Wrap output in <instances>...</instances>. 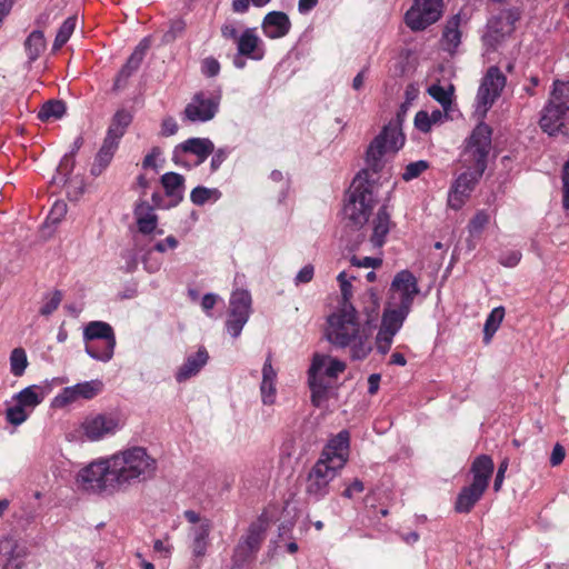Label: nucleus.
Segmentation results:
<instances>
[{
	"label": "nucleus",
	"mask_w": 569,
	"mask_h": 569,
	"mask_svg": "<svg viewBox=\"0 0 569 569\" xmlns=\"http://www.w3.org/2000/svg\"><path fill=\"white\" fill-rule=\"evenodd\" d=\"M405 134L397 122H389L370 142L366 152L367 169L358 172L350 187L343 213L349 223L362 228L369 220L377 203L376 184L369 179V172L379 173L383 168V156L387 150L398 151L405 144Z\"/></svg>",
	"instance_id": "nucleus-1"
},
{
	"label": "nucleus",
	"mask_w": 569,
	"mask_h": 569,
	"mask_svg": "<svg viewBox=\"0 0 569 569\" xmlns=\"http://www.w3.org/2000/svg\"><path fill=\"white\" fill-rule=\"evenodd\" d=\"M491 128L480 122L466 141L461 158L467 171L460 173L448 194V206L459 210L470 197L487 168V158L491 149Z\"/></svg>",
	"instance_id": "nucleus-2"
},
{
	"label": "nucleus",
	"mask_w": 569,
	"mask_h": 569,
	"mask_svg": "<svg viewBox=\"0 0 569 569\" xmlns=\"http://www.w3.org/2000/svg\"><path fill=\"white\" fill-rule=\"evenodd\" d=\"M325 337L336 349L348 348L352 360H363L372 350L369 335L361 328L352 303L339 306L327 318Z\"/></svg>",
	"instance_id": "nucleus-3"
},
{
	"label": "nucleus",
	"mask_w": 569,
	"mask_h": 569,
	"mask_svg": "<svg viewBox=\"0 0 569 569\" xmlns=\"http://www.w3.org/2000/svg\"><path fill=\"white\" fill-rule=\"evenodd\" d=\"M111 466L120 490H126L134 483L152 480L158 470L157 460L146 448L139 446L112 455Z\"/></svg>",
	"instance_id": "nucleus-4"
},
{
	"label": "nucleus",
	"mask_w": 569,
	"mask_h": 569,
	"mask_svg": "<svg viewBox=\"0 0 569 569\" xmlns=\"http://www.w3.org/2000/svg\"><path fill=\"white\" fill-rule=\"evenodd\" d=\"M347 368V365L326 355L315 353L308 370V386L311 391L310 401L319 408L328 397L330 382L327 378H337Z\"/></svg>",
	"instance_id": "nucleus-5"
},
{
	"label": "nucleus",
	"mask_w": 569,
	"mask_h": 569,
	"mask_svg": "<svg viewBox=\"0 0 569 569\" xmlns=\"http://www.w3.org/2000/svg\"><path fill=\"white\" fill-rule=\"evenodd\" d=\"M569 120V81L553 82L548 103L542 109L539 124L550 136L562 131L566 121Z\"/></svg>",
	"instance_id": "nucleus-6"
},
{
	"label": "nucleus",
	"mask_w": 569,
	"mask_h": 569,
	"mask_svg": "<svg viewBox=\"0 0 569 569\" xmlns=\"http://www.w3.org/2000/svg\"><path fill=\"white\" fill-rule=\"evenodd\" d=\"M81 487L93 493H113L120 491L116 483V473L111 466V457L93 461L78 473Z\"/></svg>",
	"instance_id": "nucleus-7"
},
{
	"label": "nucleus",
	"mask_w": 569,
	"mask_h": 569,
	"mask_svg": "<svg viewBox=\"0 0 569 569\" xmlns=\"http://www.w3.org/2000/svg\"><path fill=\"white\" fill-rule=\"evenodd\" d=\"M220 101V89L216 91H198L186 106L182 118L184 121L192 123L210 121L218 113Z\"/></svg>",
	"instance_id": "nucleus-8"
},
{
	"label": "nucleus",
	"mask_w": 569,
	"mask_h": 569,
	"mask_svg": "<svg viewBox=\"0 0 569 569\" xmlns=\"http://www.w3.org/2000/svg\"><path fill=\"white\" fill-rule=\"evenodd\" d=\"M506 81V76L498 67L492 66L487 70L476 97V112L481 117L487 114L495 101L500 97Z\"/></svg>",
	"instance_id": "nucleus-9"
},
{
	"label": "nucleus",
	"mask_w": 569,
	"mask_h": 569,
	"mask_svg": "<svg viewBox=\"0 0 569 569\" xmlns=\"http://www.w3.org/2000/svg\"><path fill=\"white\" fill-rule=\"evenodd\" d=\"M443 0H415L405 14V22L412 31H422L442 16Z\"/></svg>",
	"instance_id": "nucleus-10"
},
{
	"label": "nucleus",
	"mask_w": 569,
	"mask_h": 569,
	"mask_svg": "<svg viewBox=\"0 0 569 569\" xmlns=\"http://www.w3.org/2000/svg\"><path fill=\"white\" fill-rule=\"evenodd\" d=\"M420 289L415 274L405 269L396 273L389 288V305L411 310Z\"/></svg>",
	"instance_id": "nucleus-11"
},
{
	"label": "nucleus",
	"mask_w": 569,
	"mask_h": 569,
	"mask_svg": "<svg viewBox=\"0 0 569 569\" xmlns=\"http://www.w3.org/2000/svg\"><path fill=\"white\" fill-rule=\"evenodd\" d=\"M251 295L248 290L237 289L230 297V309L226 328L228 333L238 338L251 313Z\"/></svg>",
	"instance_id": "nucleus-12"
},
{
	"label": "nucleus",
	"mask_w": 569,
	"mask_h": 569,
	"mask_svg": "<svg viewBox=\"0 0 569 569\" xmlns=\"http://www.w3.org/2000/svg\"><path fill=\"white\" fill-rule=\"evenodd\" d=\"M338 469L325 460H318L310 469L306 481V493L315 501L323 499L330 490V482L337 477Z\"/></svg>",
	"instance_id": "nucleus-13"
},
{
	"label": "nucleus",
	"mask_w": 569,
	"mask_h": 569,
	"mask_svg": "<svg viewBox=\"0 0 569 569\" xmlns=\"http://www.w3.org/2000/svg\"><path fill=\"white\" fill-rule=\"evenodd\" d=\"M520 19L521 11L516 7L501 10L488 21L487 42L490 46L499 43L505 37L510 36L515 31L516 23Z\"/></svg>",
	"instance_id": "nucleus-14"
},
{
	"label": "nucleus",
	"mask_w": 569,
	"mask_h": 569,
	"mask_svg": "<svg viewBox=\"0 0 569 569\" xmlns=\"http://www.w3.org/2000/svg\"><path fill=\"white\" fill-rule=\"evenodd\" d=\"M81 429L89 440L98 441L114 435L120 429V420L112 413H93L83 419Z\"/></svg>",
	"instance_id": "nucleus-15"
},
{
	"label": "nucleus",
	"mask_w": 569,
	"mask_h": 569,
	"mask_svg": "<svg viewBox=\"0 0 569 569\" xmlns=\"http://www.w3.org/2000/svg\"><path fill=\"white\" fill-rule=\"evenodd\" d=\"M103 389L101 380H90L66 387L52 400V407L63 408L79 399L90 400L97 397Z\"/></svg>",
	"instance_id": "nucleus-16"
},
{
	"label": "nucleus",
	"mask_w": 569,
	"mask_h": 569,
	"mask_svg": "<svg viewBox=\"0 0 569 569\" xmlns=\"http://www.w3.org/2000/svg\"><path fill=\"white\" fill-rule=\"evenodd\" d=\"M211 522L204 519L197 526H192L189 530L191 565L189 569H201L202 560L207 556L210 547Z\"/></svg>",
	"instance_id": "nucleus-17"
},
{
	"label": "nucleus",
	"mask_w": 569,
	"mask_h": 569,
	"mask_svg": "<svg viewBox=\"0 0 569 569\" xmlns=\"http://www.w3.org/2000/svg\"><path fill=\"white\" fill-rule=\"evenodd\" d=\"M349 432L347 430H341L337 436L329 440L327 446L323 448L319 460H325L338 470L342 469L349 456Z\"/></svg>",
	"instance_id": "nucleus-18"
},
{
	"label": "nucleus",
	"mask_w": 569,
	"mask_h": 569,
	"mask_svg": "<svg viewBox=\"0 0 569 569\" xmlns=\"http://www.w3.org/2000/svg\"><path fill=\"white\" fill-rule=\"evenodd\" d=\"M27 548L18 540L6 537L0 540V569H21Z\"/></svg>",
	"instance_id": "nucleus-19"
},
{
	"label": "nucleus",
	"mask_w": 569,
	"mask_h": 569,
	"mask_svg": "<svg viewBox=\"0 0 569 569\" xmlns=\"http://www.w3.org/2000/svg\"><path fill=\"white\" fill-rule=\"evenodd\" d=\"M179 151L183 153H191L197 157L196 164L199 166L214 151V144L209 138H189L173 151V161L176 164H182Z\"/></svg>",
	"instance_id": "nucleus-20"
},
{
	"label": "nucleus",
	"mask_w": 569,
	"mask_h": 569,
	"mask_svg": "<svg viewBox=\"0 0 569 569\" xmlns=\"http://www.w3.org/2000/svg\"><path fill=\"white\" fill-rule=\"evenodd\" d=\"M237 51L247 56L248 59L259 61L264 57V44L259 38L254 28H247L237 39Z\"/></svg>",
	"instance_id": "nucleus-21"
},
{
	"label": "nucleus",
	"mask_w": 569,
	"mask_h": 569,
	"mask_svg": "<svg viewBox=\"0 0 569 569\" xmlns=\"http://www.w3.org/2000/svg\"><path fill=\"white\" fill-rule=\"evenodd\" d=\"M133 216L136 219V223L138 230L142 234H150L156 232L157 234H162V229H157L158 227V216L154 213V208L150 206L146 200L140 199L133 209Z\"/></svg>",
	"instance_id": "nucleus-22"
},
{
	"label": "nucleus",
	"mask_w": 569,
	"mask_h": 569,
	"mask_svg": "<svg viewBox=\"0 0 569 569\" xmlns=\"http://www.w3.org/2000/svg\"><path fill=\"white\" fill-rule=\"evenodd\" d=\"M261 28L267 38L279 39L289 33L291 21L282 11H270L264 16Z\"/></svg>",
	"instance_id": "nucleus-23"
},
{
	"label": "nucleus",
	"mask_w": 569,
	"mask_h": 569,
	"mask_svg": "<svg viewBox=\"0 0 569 569\" xmlns=\"http://www.w3.org/2000/svg\"><path fill=\"white\" fill-rule=\"evenodd\" d=\"M208 361L209 353L207 349L203 346L199 347L197 352L189 355L176 371L174 378L177 382L181 383L197 376Z\"/></svg>",
	"instance_id": "nucleus-24"
},
{
	"label": "nucleus",
	"mask_w": 569,
	"mask_h": 569,
	"mask_svg": "<svg viewBox=\"0 0 569 569\" xmlns=\"http://www.w3.org/2000/svg\"><path fill=\"white\" fill-rule=\"evenodd\" d=\"M166 196L170 199L168 208L178 206L183 200L184 177L177 172H166L160 178Z\"/></svg>",
	"instance_id": "nucleus-25"
},
{
	"label": "nucleus",
	"mask_w": 569,
	"mask_h": 569,
	"mask_svg": "<svg viewBox=\"0 0 569 569\" xmlns=\"http://www.w3.org/2000/svg\"><path fill=\"white\" fill-rule=\"evenodd\" d=\"M486 487L471 482L461 488L455 502V510L458 513H469L475 505L482 498Z\"/></svg>",
	"instance_id": "nucleus-26"
},
{
	"label": "nucleus",
	"mask_w": 569,
	"mask_h": 569,
	"mask_svg": "<svg viewBox=\"0 0 569 569\" xmlns=\"http://www.w3.org/2000/svg\"><path fill=\"white\" fill-rule=\"evenodd\" d=\"M49 392L50 388L48 386L31 385L19 391L14 396V400L28 411L32 412L34 408L44 400Z\"/></svg>",
	"instance_id": "nucleus-27"
},
{
	"label": "nucleus",
	"mask_w": 569,
	"mask_h": 569,
	"mask_svg": "<svg viewBox=\"0 0 569 569\" xmlns=\"http://www.w3.org/2000/svg\"><path fill=\"white\" fill-rule=\"evenodd\" d=\"M410 311L409 309L406 310V308L388 303L382 313L380 330L396 336Z\"/></svg>",
	"instance_id": "nucleus-28"
},
{
	"label": "nucleus",
	"mask_w": 569,
	"mask_h": 569,
	"mask_svg": "<svg viewBox=\"0 0 569 569\" xmlns=\"http://www.w3.org/2000/svg\"><path fill=\"white\" fill-rule=\"evenodd\" d=\"M493 470L495 463L490 456L480 455L476 457L470 467L472 482L488 488Z\"/></svg>",
	"instance_id": "nucleus-29"
},
{
	"label": "nucleus",
	"mask_w": 569,
	"mask_h": 569,
	"mask_svg": "<svg viewBox=\"0 0 569 569\" xmlns=\"http://www.w3.org/2000/svg\"><path fill=\"white\" fill-rule=\"evenodd\" d=\"M132 114L126 109H119L112 117L110 126L104 137L106 140L119 144L124 136L127 128L132 122Z\"/></svg>",
	"instance_id": "nucleus-30"
},
{
	"label": "nucleus",
	"mask_w": 569,
	"mask_h": 569,
	"mask_svg": "<svg viewBox=\"0 0 569 569\" xmlns=\"http://www.w3.org/2000/svg\"><path fill=\"white\" fill-rule=\"evenodd\" d=\"M372 224L373 231L370 240L375 247L380 248L385 244L391 227L390 213L386 204L379 208Z\"/></svg>",
	"instance_id": "nucleus-31"
},
{
	"label": "nucleus",
	"mask_w": 569,
	"mask_h": 569,
	"mask_svg": "<svg viewBox=\"0 0 569 569\" xmlns=\"http://www.w3.org/2000/svg\"><path fill=\"white\" fill-rule=\"evenodd\" d=\"M262 540L263 537L261 530L257 527H250L243 542L240 543L236 549L234 561H246L249 556L256 553L259 550Z\"/></svg>",
	"instance_id": "nucleus-32"
},
{
	"label": "nucleus",
	"mask_w": 569,
	"mask_h": 569,
	"mask_svg": "<svg viewBox=\"0 0 569 569\" xmlns=\"http://www.w3.org/2000/svg\"><path fill=\"white\" fill-rule=\"evenodd\" d=\"M119 144L103 139L102 146L96 154L94 161L91 166L90 173L93 177H99L111 163L113 156Z\"/></svg>",
	"instance_id": "nucleus-33"
},
{
	"label": "nucleus",
	"mask_w": 569,
	"mask_h": 569,
	"mask_svg": "<svg viewBox=\"0 0 569 569\" xmlns=\"http://www.w3.org/2000/svg\"><path fill=\"white\" fill-rule=\"evenodd\" d=\"M83 339L88 341H112L116 342V335L113 328L103 321H91L83 330Z\"/></svg>",
	"instance_id": "nucleus-34"
},
{
	"label": "nucleus",
	"mask_w": 569,
	"mask_h": 569,
	"mask_svg": "<svg viewBox=\"0 0 569 569\" xmlns=\"http://www.w3.org/2000/svg\"><path fill=\"white\" fill-rule=\"evenodd\" d=\"M23 47L28 57V62L33 63L47 48L43 31L40 29L33 30L24 40Z\"/></svg>",
	"instance_id": "nucleus-35"
},
{
	"label": "nucleus",
	"mask_w": 569,
	"mask_h": 569,
	"mask_svg": "<svg viewBox=\"0 0 569 569\" xmlns=\"http://www.w3.org/2000/svg\"><path fill=\"white\" fill-rule=\"evenodd\" d=\"M116 342L109 341H88L86 342V352L94 360L108 362L112 359Z\"/></svg>",
	"instance_id": "nucleus-36"
},
{
	"label": "nucleus",
	"mask_w": 569,
	"mask_h": 569,
	"mask_svg": "<svg viewBox=\"0 0 569 569\" xmlns=\"http://www.w3.org/2000/svg\"><path fill=\"white\" fill-rule=\"evenodd\" d=\"M82 144H83V138L81 136L77 137L72 143L70 152L64 154V157L62 158V160L60 161V163L57 168V172L60 176V180L63 181L64 183L69 182L68 176L71 173V171L74 167L73 157L80 150Z\"/></svg>",
	"instance_id": "nucleus-37"
},
{
	"label": "nucleus",
	"mask_w": 569,
	"mask_h": 569,
	"mask_svg": "<svg viewBox=\"0 0 569 569\" xmlns=\"http://www.w3.org/2000/svg\"><path fill=\"white\" fill-rule=\"evenodd\" d=\"M503 318L505 308L502 306L492 309L491 312L488 315L483 326V342L486 345H488L491 341L493 335L499 329Z\"/></svg>",
	"instance_id": "nucleus-38"
},
{
	"label": "nucleus",
	"mask_w": 569,
	"mask_h": 569,
	"mask_svg": "<svg viewBox=\"0 0 569 569\" xmlns=\"http://www.w3.org/2000/svg\"><path fill=\"white\" fill-rule=\"evenodd\" d=\"M461 22L460 14L451 17L443 29L442 40L451 48H457L460 43L461 32L459 30Z\"/></svg>",
	"instance_id": "nucleus-39"
},
{
	"label": "nucleus",
	"mask_w": 569,
	"mask_h": 569,
	"mask_svg": "<svg viewBox=\"0 0 569 569\" xmlns=\"http://www.w3.org/2000/svg\"><path fill=\"white\" fill-rule=\"evenodd\" d=\"M66 113V104L61 100H49L44 102L38 112V118L41 121L50 119H60Z\"/></svg>",
	"instance_id": "nucleus-40"
},
{
	"label": "nucleus",
	"mask_w": 569,
	"mask_h": 569,
	"mask_svg": "<svg viewBox=\"0 0 569 569\" xmlns=\"http://www.w3.org/2000/svg\"><path fill=\"white\" fill-rule=\"evenodd\" d=\"M76 24H77L76 16L69 17L63 21V23L58 29V32H57L54 41H53L52 49L54 51L59 50L68 42V40L70 39V37L72 36V33L76 29Z\"/></svg>",
	"instance_id": "nucleus-41"
},
{
	"label": "nucleus",
	"mask_w": 569,
	"mask_h": 569,
	"mask_svg": "<svg viewBox=\"0 0 569 569\" xmlns=\"http://www.w3.org/2000/svg\"><path fill=\"white\" fill-rule=\"evenodd\" d=\"M28 367L27 352L23 348H14L10 353V371L14 377L23 376Z\"/></svg>",
	"instance_id": "nucleus-42"
},
{
	"label": "nucleus",
	"mask_w": 569,
	"mask_h": 569,
	"mask_svg": "<svg viewBox=\"0 0 569 569\" xmlns=\"http://www.w3.org/2000/svg\"><path fill=\"white\" fill-rule=\"evenodd\" d=\"M221 192L213 188L209 189L202 186H198L192 189L190 193V200L196 206H203L207 201L213 199V201H217L220 199Z\"/></svg>",
	"instance_id": "nucleus-43"
},
{
	"label": "nucleus",
	"mask_w": 569,
	"mask_h": 569,
	"mask_svg": "<svg viewBox=\"0 0 569 569\" xmlns=\"http://www.w3.org/2000/svg\"><path fill=\"white\" fill-rule=\"evenodd\" d=\"M490 221V214L486 210H478L468 223L471 237L479 236Z\"/></svg>",
	"instance_id": "nucleus-44"
},
{
	"label": "nucleus",
	"mask_w": 569,
	"mask_h": 569,
	"mask_svg": "<svg viewBox=\"0 0 569 569\" xmlns=\"http://www.w3.org/2000/svg\"><path fill=\"white\" fill-rule=\"evenodd\" d=\"M30 413V411L16 401L14 406L6 409V420L10 425L20 426L29 418Z\"/></svg>",
	"instance_id": "nucleus-45"
},
{
	"label": "nucleus",
	"mask_w": 569,
	"mask_h": 569,
	"mask_svg": "<svg viewBox=\"0 0 569 569\" xmlns=\"http://www.w3.org/2000/svg\"><path fill=\"white\" fill-rule=\"evenodd\" d=\"M452 86H450V90H447L440 84H432L428 88V93L445 109H447L451 106L452 102Z\"/></svg>",
	"instance_id": "nucleus-46"
},
{
	"label": "nucleus",
	"mask_w": 569,
	"mask_h": 569,
	"mask_svg": "<svg viewBox=\"0 0 569 569\" xmlns=\"http://www.w3.org/2000/svg\"><path fill=\"white\" fill-rule=\"evenodd\" d=\"M143 58L144 49L136 48L120 70L132 76L140 68Z\"/></svg>",
	"instance_id": "nucleus-47"
},
{
	"label": "nucleus",
	"mask_w": 569,
	"mask_h": 569,
	"mask_svg": "<svg viewBox=\"0 0 569 569\" xmlns=\"http://www.w3.org/2000/svg\"><path fill=\"white\" fill-rule=\"evenodd\" d=\"M143 58L144 49L136 48L120 70L132 76L140 68Z\"/></svg>",
	"instance_id": "nucleus-48"
},
{
	"label": "nucleus",
	"mask_w": 569,
	"mask_h": 569,
	"mask_svg": "<svg viewBox=\"0 0 569 569\" xmlns=\"http://www.w3.org/2000/svg\"><path fill=\"white\" fill-rule=\"evenodd\" d=\"M143 58L144 49L136 48L120 70L132 76L140 68Z\"/></svg>",
	"instance_id": "nucleus-49"
},
{
	"label": "nucleus",
	"mask_w": 569,
	"mask_h": 569,
	"mask_svg": "<svg viewBox=\"0 0 569 569\" xmlns=\"http://www.w3.org/2000/svg\"><path fill=\"white\" fill-rule=\"evenodd\" d=\"M143 58L144 49L136 48L120 70L132 76L140 68Z\"/></svg>",
	"instance_id": "nucleus-50"
},
{
	"label": "nucleus",
	"mask_w": 569,
	"mask_h": 569,
	"mask_svg": "<svg viewBox=\"0 0 569 569\" xmlns=\"http://www.w3.org/2000/svg\"><path fill=\"white\" fill-rule=\"evenodd\" d=\"M429 168V163L426 160H418L415 162H410L406 166L405 171L401 174V178L405 181H410L418 178L423 171Z\"/></svg>",
	"instance_id": "nucleus-51"
},
{
	"label": "nucleus",
	"mask_w": 569,
	"mask_h": 569,
	"mask_svg": "<svg viewBox=\"0 0 569 569\" xmlns=\"http://www.w3.org/2000/svg\"><path fill=\"white\" fill-rule=\"evenodd\" d=\"M61 300L62 292L60 290H54L52 295L47 298L46 302L40 308L39 313L44 317L52 315L60 306Z\"/></svg>",
	"instance_id": "nucleus-52"
},
{
	"label": "nucleus",
	"mask_w": 569,
	"mask_h": 569,
	"mask_svg": "<svg viewBox=\"0 0 569 569\" xmlns=\"http://www.w3.org/2000/svg\"><path fill=\"white\" fill-rule=\"evenodd\" d=\"M337 280L340 284V291H341V297H342V301L340 302V306L351 303L350 299L352 297V286H351L350 279L348 278L347 272L341 271L338 274Z\"/></svg>",
	"instance_id": "nucleus-53"
},
{
	"label": "nucleus",
	"mask_w": 569,
	"mask_h": 569,
	"mask_svg": "<svg viewBox=\"0 0 569 569\" xmlns=\"http://www.w3.org/2000/svg\"><path fill=\"white\" fill-rule=\"evenodd\" d=\"M270 179L273 182L281 183V189H280V192H279L278 201L280 203H282L286 200L287 196H288V191H289V188H290V180L286 179L283 173L281 171H279V170H273L270 173Z\"/></svg>",
	"instance_id": "nucleus-54"
},
{
	"label": "nucleus",
	"mask_w": 569,
	"mask_h": 569,
	"mask_svg": "<svg viewBox=\"0 0 569 569\" xmlns=\"http://www.w3.org/2000/svg\"><path fill=\"white\" fill-rule=\"evenodd\" d=\"M59 16V12L54 7H47L37 18L34 23L39 28H47Z\"/></svg>",
	"instance_id": "nucleus-55"
},
{
	"label": "nucleus",
	"mask_w": 569,
	"mask_h": 569,
	"mask_svg": "<svg viewBox=\"0 0 569 569\" xmlns=\"http://www.w3.org/2000/svg\"><path fill=\"white\" fill-rule=\"evenodd\" d=\"M201 72L203 76L208 78H212L219 74L220 72V63L213 57H207L202 60L201 63Z\"/></svg>",
	"instance_id": "nucleus-56"
},
{
	"label": "nucleus",
	"mask_w": 569,
	"mask_h": 569,
	"mask_svg": "<svg viewBox=\"0 0 569 569\" xmlns=\"http://www.w3.org/2000/svg\"><path fill=\"white\" fill-rule=\"evenodd\" d=\"M393 337L395 335H389L388 332L379 329L376 341L378 352L386 355L391 348Z\"/></svg>",
	"instance_id": "nucleus-57"
},
{
	"label": "nucleus",
	"mask_w": 569,
	"mask_h": 569,
	"mask_svg": "<svg viewBox=\"0 0 569 569\" xmlns=\"http://www.w3.org/2000/svg\"><path fill=\"white\" fill-rule=\"evenodd\" d=\"M161 154L162 150L159 147H152L142 160V168L153 169L157 172L159 168L157 160L161 157Z\"/></svg>",
	"instance_id": "nucleus-58"
},
{
	"label": "nucleus",
	"mask_w": 569,
	"mask_h": 569,
	"mask_svg": "<svg viewBox=\"0 0 569 569\" xmlns=\"http://www.w3.org/2000/svg\"><path fill=\"white\" fill-rule=\"evenodd\" d=\"M230 149L228 147L219 148L218 150H214L211 154V162H210V169L212 172L217 171L221 164L227 160V158L230 154Z\"/></svg>",
	"instance_id": "nucleus-59"
},
{
	"label": "nucleus",
	"mask_w": 569,
	"mask_h": 569,
	"mask_svg": "<svg viewBox=\"0 0 569 569\" xmlns=\"http://www.w3.org/2000/svg\"><path fill=\"white\" fill-rule=\"evenodd\" d=\"M521 257L519 250H509L499 257V263L507 268H513L520 262Z\"/></svg>",
	"instance_id": "nucleus-60"
},
{
	"label": "nucleus",
	"mask_w": 569,
	"mask_h": 569,
	"mask_svg": "<svg viewBox=\"0 0 569 569\" xmlns=\"http://www.w3.org/2000/svg\"><path fill=\"white\" fill-rule=\"evenodd\" d=\"M66 213H67V204L62 201H57L52 206L47 220H49L53 224L59 223L61 221V219L66 216Z\"/></svg>",
	"instance_id": "nucleus-61"
},
{
	"label": "nucleus",
	"mask_w": 569,
	"mask_h": 569,
	"mask_svg": "<svg viewBox=\"0 0 569 569\" xmlns=\"http://www.w3.org/2000/svg\"><path fill=\"white\" fill-rule=\"evenodd\" d=\"M415 126L421 132H429L431 129V117L427 111H418L415 116Z\"/></svg>",
	"instance_id": "nucleus-62"
},
{
	"label": "nucleus",
	"mask_w": 569,
	"mask_h": 569,
	"mask_svg": "<svg viewBox=\"0 0 569 569\" xmlns=\"http://www.w3.org/2000/svg\"><path fill=\"white\" fill-rule=\"evenodd\" d=\"M562 207L565 210H569V159L566 161L562 169Z\"/></svg>",
	"instance_id": "nucleus-63"
},
{
	"label": "nucleus",
	"mask_w": 569,
	"mask_h": 569,
	"mask_svg": "<svg viewBox=\"0 0 569 569\" xmlns=\"http://www.w3.org/2000/svg\"><path fill=\"white\" fill-rule=\"evenodd\" d=\"M350 262L355 267L378 268L382 264V259L373 257L358 258L356 256H352Z\"/></svg>",
	"instance_id": "nucleus-64"
}]
</instances>
